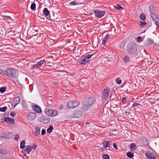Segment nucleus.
<instances>
[{"label":"nucleus","instance_id":"nucleus-33","mask_svg":"<svg viewBox=\"0 0 159 159\" xmlns=\"http://www.w3.org/2000/svg\"><path fill=\"white\" fill-rule=\"evenodd\" d=\"M45 62V60H42L38 62L37 64L39 66V68Z\"/></svg>","mask_w":159,"mask_h":159},{"label":"nucleus","instance_id":"nucleus-24","mask_svg":"<svg viewBox=\"0 0 159 159\" xmlns=\"http://www.w3.org/2000/svg\"><path fill=\"white\" fill-rule=\"evenodd\" d=\"M125 41H122L119 44V48L121 49H123L125 46Z\"/></svg>","mask_w":159,"mask_h":159},{"label":"nucleus","instance_id":"nucleus-2","mask_svg":"<svg viewBox=\"0 0 159 159\" xmlns=\"http://www.w3.org/2000/svg\"><path fill=\"white\" fill-rule=\"evenodd\" d=\"M18 71L15 69L10 67L7 69L6 75L9 77L14 79L18 75Z\"/></svg>","mask_w":159,"mask_h":159},{"label":"nucleus","instance_id":"nucleus-7","mask_svg":"<svg viewBox=\"0 0 159 159\" xmlns=\"http://www.w3.org/2000/svg\"><path fill=\"white\" fill-rule=\"evenodd\" d=\"M94 13L95 16L97 17L100 18L102 17L105 14V11L102 10L95 9L94 10Z\"/></svg>","mask_w":159,"mask_h":159},{"label":"nucleus","instance_id":"nucleus-6","mask_svg":"<svg viewBox=\"0 0 159 159\" xmlns=\"http://www.w3.org/2000/svg\"><path fill=\"white\" fill-rule=\"evenodd\" d=\"M44 112L46 115L51 116H55L57 114V112L56 110L48 109H45Z\"/></svg>","mask_w":159,"mask_h":159},{"label":"nucleus","instance_id":"nucleus-42","mask_svg":"<svg viewBox=\"0 0 159 159\" xmlns=\"http://www.w3.org/2000/svg\"><path fill=\"white\" fill-rule=\"evenodd\" d=\"M140 104L138 103H137L136 102H134L133 104L132 105V107H137L139 106H140Z\"/></svg>","mask_w":159,"mask_h":159},{"label":"nucleus","instance_id":"nucleus-61","mask_svg":"<svg viewBox=\"0 0 159 159\" xmlns=\"http://www.w3.org/2000/svg\"><path fill=\"white\" fill-rule=\"evenodd\" d=\"M86 123H87V124H88V122H86Z\"/></svg>","mask_w":159,"mask_h":159},{"label":"nucleus","instance_id":"nucleus-5","mask_svg":"<svg viewBox=\"0 0 159 159\" xmlns=\"http://www.w3.org/2000/svg\"><path fill=\"white\" fill-rule=\"evenodd\" d=\"M80 103V102L78 101L71 100L68 102L67 106L69 108H74L78 106Z\"/></svg>","mask_w":159,"mask_h":159},{"label":"nucleus","instance_id":"nucleus-8","mask_svg":"<svg viewBox=\"0 0 159 159\" xmlns=\"http://www.w3.org/2000/svg\"><path fill=\"white\" fill-rule=\"evenodd\" d=\"M146 156L148 159H156L155 155L149 151H148L146 152Z\"/></svg>","mask_w":159,"mask_h":159},{"label":"nucleus","instance_id":"nucleus-48","mask_svg":"<svg viewBox=\"0 0 159 159\" xmlns=\"http://www.w3.org/2000/svg\"><path fill=\"white\" fill-rule=\"evenodd\" d=\"M31 148H32V150L33 149L34 150H35L37 148V146L36 144H34L32 146H31Z\"/></svg>","mask_w":159,"mask_h":159},{"label":"nucleus","instance_id":"nucleus-51","mask_svg":"<svg viewBox=\"0 0 159 159\" xmlns=\"http://www.w3.org/2000/svg\"><path fill=\"white\" fill-rule=\"evenodd\" d=\"M113 146L115 149H118L117 147L116 143H114L113 144Z\"/></svg>","mask_w":159,"mask_h":159},{"label":"nucleus","instance_id":"nucleus-54","mask_svg":"<svg viewBox=\"0 0 159 159\" xmlns=\"http://www.w3.org/2000/svg\"><path fill=\"white\" fill-rule=\"evenodd\" d=\"M2 148H0V154L2 153Z\"/></svg>","mask_w":159,"mask_h":159},{"label":"nucleus","instance_id":"nucleus-27","mask_svg":"<svg viewBox=\"0 0 159 159\" xmlns=\"http://www.w3.org/2000/svg\"><path fill=\"white\" fill-rule=\"evenodd\" d=\"M139 17L140 19L142 20H145L146 19V17L143 13H141L140 14Z\"/></svg>","mask_w":159,"mask_h":159},{"label":"nucleus","instance_id":"nucleus-16","mask_svg":"<svg viewBox=\"0 0 159 159\" xmlns=\"http://www.w3.org/2000/svg\"><path fill=\"white\" fill-rule=\"evenodd\" d=\"M43 13L46 16H49V17H47V19L48 20L50 19V12L47 8H45L44 9L43 11Z\"/></svg>","mask_w":159,"mask_h":159},{"label":"nucleus","instance_id":"nucleus-53","mask_svg":"<svg viewBox=\"0 0 159 159\" xmlns=\"http://www.w3.org/2000/svg\"><path fill=\"white\" fill-rule=\"evenodd\" d=\"M5 17L6 18H7V19H8V20L10 19L11 18V17L10 16H5Z\"/></svg>","mask_w":159,"mask_h":159},{"label":"nucleus","instance_id":"nucleus-41","mask_svg":"<svg viewBox=\"0 0 159 159\" xmlns=\"http://www.w3.org/2000/svg\"><path fill=\"white\" fill-rule=\"evenodd\" d=\"M7 108V107L6 106L2 107V108L0 107V111L3 112H4L6 110Z\"/></svg>","mask_w":159,"mask_h":159},{"label":"nucleus","instance_id":"nucleus-46","mask_svg":"<svg viewBox=\"0 0 159 159\" xmlns=\"http://www.w3.org/2000/svg\"><path fill=\"white\" fill-rule=\"evenodd\" d=\"M116 8L119 10H120L121 9H123V8L119 5H118L116 6Z\"/></svg>","mask_w":159,"mask_h":159},{"label":"nucleus","instance_id":"nucleus-57","mask_svg":"<svg viewBox=\"0 0 159 159\" xmlns=\"http://www.w3.org/2000/svg\"><path fill=\"white\" fill-rule=\"evenodd\" d=\"M25 105L26 106V107H27V105H26V104H25Z\"/></svg>","mask_w":159,"mask_h":159},{"label":"nucleus","instance_id":"nucleus-25","mask_svg":"<svg viewBox=\"0 0 159 159\" xmlns=\"http://www.w3.org/2000/svg\"><path fill=\"white\" fill-rule=\"evenodd\" d=\"M123 61L125 63H128L130 61V58L128 56H125L123 58Z\"/></svg>","mask_w":159,"mask_h":159},{"label":"nucleus","instance_id":"nucleus-32","mask_svg":"<svg viewBox=\"0 0 159 159\" xmlns=\"http://www.w3.org/2000/svg\"><path fill=\"white\" fill-rule=\"evenodd\" d=\"M136 145L134 143H132L130 145V148L131 149V150H134L136 149Z\"/></svg>","mask_w":159,"mask_h":159},{"label":"nucleus","instance_id":"nucleus-14","mask_svg":"<svg viewBox=\"0 0 159 159\" xmlns=\"http://www.w3.org/2000/svg\"><path fill=\"white\" fill-rule=\"evenodd\" d=\"M89 60H87L86 58L84 57H83L81 58L79 60V62L81 64L84 65L88 63Z\"/></svg>","mask_w":159,"mask_h":159},{"label":"nucleus","instance_id":"nucleus-10","mask_svg":"<svg viewBox=\"0 0 159 159\" xmlns=\"http://www.w3.org/2000/svg\"><path fill=\"white\" fill-rule=\"evenodd\" d=\"M32 108L34 111L36 112L39 113L41 112V108L38 106L34 104L32 106Z\"/></svg>","mask_w":159,"mask_h":159},{"label":"nucleus","instance_id":"nucleus-30","mask_svg":"<svg viewBox=\"0 0 159 159\" xmlns=\"http://www.w3.org/2000/svg\"><path fill=\"white\" fill-rule=\"evenodd\" d=\"M7 70H6L0 69V74L5 76L6 75Z\"/></svg>","mask_w":159,"mask_h":159},{"label":"nucleus","instance_id":"nucleus-37","mask_svg":"<svg viewBox=\"0 0 159 159\" xmlns=\"http://www.w3.org/2000/svg\"><path fill=\"white\" fill-rule=\"evenodd\" d=\"M36 68H39V67L37 64H34V65H33L31 67V68L32 69H34Z\"/></svg>","mask_w":159,"mask_h":159},{"label":"nucleus","instance_id":"nucleus-4","mask_svg":"<svg viewBox=\"0 0 159 159\" xmlns=\"http://www.w3.org/2000/svg\"><path fill=\"white\" fill-rule=\"evenodd\" d=\"M110 89L106 87L103 91L102 93V101L105 102L108 97L110 92Z\"/></svg>","mask_w":159,"mask_h":159},{"label":"nucleus","instance_id":"nucleus-60","mask_svg":"<svg viewBox=\"0 0 159 159\" xmlns=\"http://www.w3.org/2000/svg\"><path fill=\"white\" fill-rule=\"evenodd\" d=\"M148 63L149 64V62H150V61H148Z\"/></svg>","mask_w":159,"mask_h":159},{"label":"nucleus","instance_id":"nucleus-44","mask_svg":"<svg viewBox=\"0 0 159 159\" xmlns=\"http://www.w3.org/2000/svg\"><path fill=\"white\" fill-rule=\"evenodd\" d=\"M93 55H88L87 56H84V57L86 58L87 60H89V59L91 58Z\"/></svg>","mask_w":159,"mask_h":159},{"label":"nucleus","instance_id":"nucleus-56","mask_svg":"<svg viewBox=\"0 0 159 159\" xmlns=\"http://www.w3.org/2000/svg\"><path fill=\"white\" fill-rule=\"evenodd\" d=\"M112 96V93H111L110 95V98H111Z\"/></svg>","mask_w":159,"mask_h":159},{"label":"nucleus","instance_id":"nucleus-58","mask_svg":"<svg viewBox=\"0 0 159 159\" xmlns=\"http://www.w3.org/2000/svg\"><path fill=\"white\" fill-rule=\"evenodd\" d=\"M127 113V111H125V114H126V113Z\"/></svg>","mask_w":159,"mask_h":159},{"label":"nucleus","instance_id":"nucleus-38","mask_svg":"<svg viewBox=\"0 0 159 159\" xmlns=\"http://www.w3.org/2000/svg\"><path fill=\"white\" fill-rule=\"evenodd\" d=\"M6 90V88L5 87H1L0 88V92L1 93H3L5 92Z\"/></svg>","mask_w":159,"mask_h":159},{"label":"nucleus","instance_id":"nucleus-22","mask_svg":"<svg viewBox=\"0 0 159 159\" xmlns=\"http://www.w3.org/2000/svg\"><path fill=\"white\" fill-rule=\"evenodd\" d=\"M50 120L49 118L44 117L42 119V122L44 124H47L50 121Z\"/></svg>","mask_w":159,"mask_h":159},{"label":"nucleus","instance_id":"nucleus-36","mask_svg":"<svg viewBox=\"0 0 159 159\" xmlns=\"http://www.w3.org/2000/svg\"><path fill=\"white\" fill-rule=\"evenodd\" d=\"M116 82L118 84H120L122 83V81L119 78H118L116 80Z\"/></svg>","mask_w":159,"mask_h":159},{"label":"nucleus","instance_id":"nucleus-31","mask_svg":"<svg viewBox=\"0 0 159 159\" xmlns=\"http://www.w3.org/2000/svg\"><path fill=\"white\" fill-rule=\"evenodd\" d=\"M53 129V126L52 125H50L49 126V128L47 129V132L49 133H50L52 132Z\"/></svg>","mask_w":159,"mask_h":159},{"label":"nucleus","instance_id":"nucleus-15","mask_svg":"<svg viewBox=\"0 0 159 159\" xmlns=\"http://www.w3.org/2000/svg\"><path fill=\"white\" fill-rule=\"evenodd\" d=\"M141 143L143 145L147 146L148 145V141L146 138H142L140 140Z\"/></svg>","mask_w":159,"mask_h":159},{"label":"nucleus","instance_id":"nucleus-55","mask_svg":"<svg viewBox=\"0 0 159 159\" xmlns=\"http://www.w3.org/2000/svg\"><path fill=\"white\" fill-rule=\"evenodd\" d=\"M158 23H157V24H155L156 25H157V28H159V24H158Z\"/></svg>","mask_w":159,"mask_h":159},{"label":"nucleus","instance_id":"nucleus-45","mask_svg":"<svg viewBox=\"0 0 159 159\" xmlns=\"http://www.w3.org/2000/svg\"><path fill=\"white\" fill-rule=\"evenodd\" d=\"M142 39L141 37L139 36L137 38V42H142Z\"/></svg>","mask_w":159,"mask_h":159},{"label":"nucleus","instance_id":"nucleus-17","mask_svg":"<svg viewBox=\"0 0 159 159\" xmlns=\"http://www.w3.org/2000/svg\"><path fill=\"white\" fill-rule=\"evenodd\" d=\"M35 129V132L33 133V134L36 136H39L40 135V128L39 127L36 126Z\"/></svg>","mask_w":159,"mask_h":159},{"label":"nucleus","instance_id":"nucleus-13","mask_svg":"<svg viewBox=\"0 0 159 159\" xmlns=\"http://www.w3.org/2000/svg\"><path fill=\"white\" fill-rule=\"evenodd\" d=\"M36 117V114L35 113L30 112L28 116V119L29 120H33Z\"/></svg>","mask_w":159,"mask_h":159},{"label":"nucleus","instance_id":"nucleus-3","mask_svg":"<svg viewBox=\"0 0 159 159\" xmlns=\"http://www.w3.org/2000/svg\"><path fill=\"white\" fill-rule=\"evenodd\" d=\"M95 99L94 97L87 98L84 99L82 102V104L84 106H91L95 101Z\"/></svg>","mask_w":159,"mask_h":159},{"label":"nucleus","instance_id":"nucleus-43","mask_svg":"<svg viewBox=\"0 0 159 159\" xmlns=\"http://www.w3.org/2000/svg\"><path fill=\"white\" fill-rule=\"evenodd\" d=\"M126 101V99L125 98L123 97L122 98L121 102L123 104H125Z\"/></svg>","mask_w":159,"mask_h":159},{"label":"nucleus","instance_id":"nucleus-49","mask_svg":"<svg viewBox=\"0 0 159 159\" xmlns=\"http://www.w3.org/2000/svg\"><path fill=\"white\" fill-rule=\"evenodd\" d=\"M1 159H7L5 155H1L0 157Z\"/></svg>","mask_w":159,"mask_h":159},{"label":"nucleus","instance_id":"nucleus-18","mask_svg":"<svg viewBox=\"0 0 159 159\" xmlns=\"http://www.w3.org/2000/svg\"><path fill=\"white\" fill-rule=\"evenodd\" d=\"M24 150L25 152L29 154L32 150V148L30 145H27L25 147V149Z\"/></svg>","mask_w":159,"mask_h":159},{"label":"nucleus","instance_id":"nucleus-21","mask_svg":"<svg viewBox=\"0 0 159 159\" xmlns=\"http://www.w3.org/2000/svg\"><path fill=\"white\" fill-rule=\"evenodd\" d=\"M109 37V35L108 34H107L102 39V44L104 45L105 44L106 42L107 41L109 38L108 37Z\"/></svg>","mask_w":159,"mask_h":159},{"label":"nucleus","instance_id":"nucleus-26","mask_svg":"<svg viewBox=\"0 0 159 159\" xmlns=\"http://www.w3.org/2000/svg\"><path fill=\"white\" fill-rule=\"evenodd\" d=\"M147 24V23L145 21H140L139 25L141 28H143V26H145Z\"/></svg>","mask_w":159,"mask_h":159},{"label":"nucleus","instance_id":"nucleus-39","mask_svg":"<svg viewBox=\"0 0 159 159\" xmlns=\"http://www.w3.org/2000/svg\"><path fill=\"white\" fill-rule=\"evenodd\" d=\"M102 157L103 159H109V156L107 154H102Z\"/></svg>","mask_w":159,"mask_h":159},{"label":"nucleus","instance_id":"nucleus-29","mask_svg":"<svg viewBox=\"0 0 159 159\" xmlns=\"http://www.w3.org/2000/svg\"><path fill=\"white\" fill-rule=\"evenodd\" d=\"M25 141L22 140L20 143V148L21 149H23L25 147Z\"/></svg>","mask_w":159,"mask_h":159},{"label":"nucleus","instance_id":"nucleus-12","mask_svg":"<svg viewBox=\"0 0 159 159\" xmlns=\"http://www.w3.org/2000/svg\"><path fill=\"white\" fill-rule=\"evenodd\" d=\"M152 20L155 21V24H157L159 22V19L157 17V16L155 13H152L150 14Z\"/></svg>","mask_w":159,"mask_h":159},{"label":"nucleus","instance_id":"nucleus-50","mask_svg":"<svg viewBox=\"0 0 159 159\" xmlns=\"http://www.w3.org/2000/svg\"><path fill=\"white\" fill-rule=\"evenodd\" d=\"M10 115L11 116H14L15 115V113L13 111H11L10 112Z\"/></svg>","mask_w":159,"mask_h":159},{"label":"nucleus","instance_id":"nucleus-52","mask_svg":"<svg viewBox=\"0 0 159 159\" xmlns=\"http://www.w3.org/2000/svg\"><path fill=\"white\" fill-rule=\"evenodd\" d=\"M45 132H46V130H45V129H42V131H41V134H42V135H43L44 134H45Z\"/></svg>","mask_w":159,"mask_h":159},{"label":"nucleus","instance_id":"nucleus-40","mask_svg":"<svg viewBox=\"0 0 159 159\" xmlns=\"http://www.w3.org/2000/svg\"><path fill=\"white\" fill-rule=\"evenodd\" d=\"M70 5L71 6H73V5H77L78 4V3L77 2H76L75 1H72L71 2H70L69 3Z\"/></svg>","mask_w":159,"mask_h":159},{"label":"nucleus","instance_id":"nucleus-62","mask_svg":"<svg viewBox=\"0 0 159 159\" xmlns=\"http://www.w3.org/2000/svg\"><path fill=\"white\" fill-rule=\"evenodd\" d=\"M86 123H87V124H88V122H86Z\"/></svg>","mask_w":159,"mask_h":159},{"label":"nucleus","instance_id":"nucleus-23","mask_svg":"<svg viewBox=\"0 0 159 159\" xmlns=\"http://www.w3.org/2000/svg\"><path fill=\"white\" fill-rule=\"evenodd\" d=\"M110 142L109 141H105L102 143V144L103 145V147L105 148H106L107 147L110 146Z\"/></svg>","mask_w":159,"mask_h":159},{"label":"nucleus","instance_id":"nucleus-1","mask_svg":"<svg viewBox=\"0 0 159 159\" xmlns=\"http://www.w3.org/2000/svg\"><path fill=\"white\" fill-rule=\"evenodd\" d=\"M127 52L129 53L135 57L137 56V49L136 44L134 43L129 44L127 48Z\"/></svg>","mask_w":159,"mask_h":159},{"label":"nucleus","instance_id":"nucleus-11","mask_svg":"<svg viewBox=\"0 0 159 159\" xmlns=\"http://www.w3.org/2000/svg\"><path fill=\"white\" fill-rule=\"evenodd\" d=\"M4 120L6 122L9 124H13L15 122L14 120L10 117H5L4 118Z\"/></svg>","mask_w":159,"mask_h":159},{"label":"nucleus","instance_id":"nucleus-19","mask_svg":"<svg viewBox=\"0 0 159 159\" xmlns=\"http://www.w3.org/2000/svg\"><path fill=\"white\" fill-rule=\"evenodd\" d=\"M20 102V98L19 96L15 98L14 100V107H15Z\"/></svg>","mask_w":159,"mask_h":159},{"label":"nucleus","instance_id":"nucleus-34","mask_svg":"<svg viewBox=\"0 0 159 159\" xmlns=\"http://www.w3.org/2000/svg\"><path fill=\"white\" fill-rule=\"evenodd\" d=\"M127 156L128 157L132 158L133 157L134 154L130 152H128L127 153Z\"/></svg>","mask_w":159,"mask_h":159},{"label":"nucleus","instance_id":"nucleus-47","mask_svg":"<svg viewBox=\"0 0 159 159\" xmlns=\"http://www.w3.org/2000/svg\"><path fill=\"white\" fill-rule=\"evenodd\" d=\"M19 138V136L18 134H16L15 135V137L14 138V139L17 141Z\"/></svg>","mask_w":159,"mask_h":159},{"label":"nucleus","instance_id":"nucleus-35","mask_svg":"<svg viewBox=\"0 0 159 159\" xmlns=\"http://www.w3.org/2000/svg\"><path fill=\"white\" fill-rule=\"evenodd\" d=\"M31 9L33 10H34L36 9V4L34 3H33L31 5Z\"/></svg>","mask_w":159,"mask_h":159},{"label":"nucleus","instance_id":"nucleus-20","mask_svg":"<svg viewBox=\"0 0 159 159\" xmlns=\"http://www.w3.org/2000/svg\"><path fill=\"white\" fill-rule=\"evenodd\" d=\"M153 42V41L150 39H147L144 42V45H150Z\"/></svg>","mask_w":159,"mask_h":159},{"label":"nucleus","instance_id":"nucleus-59","mask_svg":"<svg viewBox=\"0 0 159 159\" xmlns=\"http://www.w3.org/2000/svg\"><path fill=\"white\" fill-rule=\"evenodd\" d=\"M148 63L149 64V62H150V61H148Z\"/></svg>","mask_w":159,"mask_h":159},{"label":"nucleus","instance_id":"nucleus-9","mask_svg":"<svg viewBox=\"0 0 159 159\" xmlns=\"http://www.w3.org/2000/svg\"><path fill=\"white\" fill-rule=\"evenodd\" d=\"M82 112L81 111L76 110L74 111L72 117L76 118H79L80 117L82 116Z\"/></svg>","mask_w":159,"mask_h":159},{"label":"nucleus","instance_id":"nucleus-28","mask_svg":"<svg viewBox=\"0 0 159 159\" xmlns=\"http://www.w3.org/2000/svg\"><path fill=\"white\" fill-rule=\"evenodd\" d=\"M149 10L151 14L154 13L155 12L154 8L152 6H151L149 7Z\"/></svg>","mask_w":159,"mask_h":159}]
</instances>
